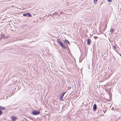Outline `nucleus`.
<instances>
[{"instance_id":"obj_1","label":"nucleus","mask_w":121,"mask_h":121,"mask_svg":"<svg viewBox=\"0 0 121 121\" xmlns=\"http://www.w3.org/2000/svg\"><path fill=\"white\" fill-rule=\"evenodd\" d=\"M57 41L58 43L60 45V46L62 47L63 49H65L66 48L63 43H62L59 39H57Z\"/></svg>"},{"instance_id":"obj_2","label":"nucleus","mask_w":121,"mask_h":121,"mask_svg":"<svg viewBox=\"0 0 121 121\" xmlns=\"http://www.w3.org/2000/svg\"><path fill=\"white\" fill-rule=\"evenodd\" d=\"M40 113V112L38 111H34L32 112V114L34 115L39 114Z\"/></svg>"},{"instance_id":"obj_3","label":"nucleus","mask_w":121,"mask_h":121,"mask_svg":"<svg viewBox=\"0 0 121 121\" xmlns=\"http://www.w3.org/2000/svg\"><path fill=\"white\" fill-rule=\"evenodd\" d=\"M11 118L12 121H15L16 120H17L18 119L17 117L14 116L11 117Z\"/></svg>"},{"instance_id":"obj_4","label":"nucleus","mask_w":121,"mask_h":121,"mask_svg":"<svg viewBox=\"0 0 121 121\" xmlns=\"http://www.w3.org/2000/svg\"><path fill=\"white\" fill-rule=\"evenodd\" d=\"M66 93L65 92L61 94L60 98V99L61 101L63 100V98L65 93Z\"/></svg>"},{"instance_id":"obj_5","label":"nucleus","mask_w":121,"mask_h":121,"mask_svg":"<svg viewBox=\"0 0 121 121\" xmlns=\"http://www.w3.org/2000/svg\"><path fill=\"white\" fill-rule=\"evenodd\" d=\"M91 40L89 39H88L87 40V44L89 45H90L91 44Z\"/></svg>"},{"instance_id":"obj_6","label":"nucleus","mask_w":121,"mask_h":121,"mask_svg":"<svg viewBox=\"0 0 121 121\" xmlns=\"http://www.w3.org/2000/svg\"><path fill=\"white\" fill-rule=\"evenodd\" d=\"M97 108V106L95 104L93 106V108L94 110L95 111L96 110Z\"/></svg>"},{"instance_id":"obj_7","label":"nucleus","mask_w":121,"mask_h":121,"mask_svg":"<svg viewBox=\"0 0 121 121\" xmlns=\"http://www.w3.org/2000/svg\"><path fill=\"white\" fill-rule=\"evenodd\" d=\"M5 109V108L3 106H0V110H4Z\"/></svg>"},{"instance_id":"obj_8","label":"nucleus","mask_w":121,"mask_h":121,"mask_svg":"<svg viewBox=\"0 0 121 121\" xmlns=\"http://www.w3.org/2000/svg\"><path fill=\"white\" fill-rule=\"evenodd\" d=\"M65 42H66L67 43H68V44H69V42L67 39L65 40Z\"/></svg>"},{"instance_id":"obj_9","label":"nucleus","mask_w":121,"mask_h":121,"mask_svg":"<svg viewBox=\"0 0 121 121\" xmlns=\"http://www.w3.org/2000/svg\"><path fill=\"white\" fill-rule=\"evenodd\" d=\"M114 30L113 29H111L110 30V32L111 33H112V32H113Z\"/></svg>"},{"instance_id":"obj_10","label":"nucleus","mask_w":121,"mask_h":121,"mask_svg":"<svg viewBox=\"0 0 121 121\" xmlns=\"http://www.w3.org/2000/svg\"><path fill=\"white\" fill-rule=\"evenodd\" d=\"M27 15H28V16L30 17H31V15L29 13H27Z\"/></svg>"},{"instance_id":"obj_11","label":"nucleus","mask_w":121,"mask_h":121,"mask_svg":"<svg viewBox=\"0 0 121 121\" xmlns=\"http://www.w3.org/2000/svg\"><path fill=\"white\" fill-rule=\"evenodd\" d=\"M3 114V112L2 111V110H0V115H1Z\"/></svg>"},{"instance_id":"obj_12","label":"nucleus","mask_w":121,"mask_h":121,"mask_svg":"<svg viewBox=\"0 0 121 121\" xmlns=\"http://www.w3.org/2000/svg\"><path fill=\"white\" fill-rule=\"evenodd\" d=\"M97 0H94V2L95 4H96L97 3Z\"/></svg>"},{"instance_id":"obj_13","label":"nucleus","mask_w":121,"mask_h":121,"mask_svg":"<svg viewBox=\"0 0 121 121\" xmlns=\"http://www.w3.org/2000/svg\"><path fill=\"white\" fill-rule=\"evenodd\" d=\"M27 15V13H24L23 14V15L24 16H26Z\"/></svg>"},{"instance_id":"obj_14","label":"nucleus","mask_w":121,"mask_h":121,"mask_svg":"<svg viewBox=\"0 0 121 121\" xmlns=\"http://www.w3.org/2000/svg\"><path fill=\"white\" fill-rule=\"evenodd\" d=\"M108 1L109 2H111L112 1V0H108Z\"/></svg>"},{"instance_id":"obj_15","label":"nucleus","mask_w":121,"mask_h":121,"mask_svg":"<svg viewBox=\"0 0 121 121\" xmlns=\"http://www.w3.org/2000/svg\"><path fill=\"white\" fill-rule=\"evenodd\" d=\"M94 37L95 38V39H96L98 38L97 37H96V36H95Z\"/></svg>"}]
</instances>
